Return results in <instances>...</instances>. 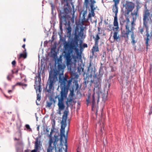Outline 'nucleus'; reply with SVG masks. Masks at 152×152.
I'll use <instances>...</instances> for the list:
<instances>
[{"label":"nucleus","mask_w":152,"mask_h":152,"mask_svg":"<svg viewBox=\"0 0 152 152\" xmlns=\"http://www.w3.org/2000/svg\"><path fill=\"white\" fill-rule=\"evenodd\" d=\"M99 34H100V33H98L95 36H93L91 34H89V36L90 38L93 37V38L94 39L95 43H99V40L100 39V37L99 35Z\"/></svg>","instance_id":"16"},{"label":"nucleus","mask_w":152,"mask_h":152,"mask_svg":"<svg viewBox=\"0 0 152 152\" xmlns=\"http://www.w3.org/2000/svg\"><path fill=\"white\" fill-rule=\"evenodd\" d=\"M65 11V9L62 11H59L58 16L60 20L59 27L60 29H62L63 24L66 25L67 24V13Z\"/></svg>","instance_id":"5"},{"label":"nucleus","mask_w":152,"mask_h":152,"mask_svg":"<svg viewBox=\"0 0 152 152\" xmlns=\"http://www.w3.org/2000/svg\"><path fill=\"white\" fill-rule=\"evenodd\" d=\"M56 77L54 75L49 73V76L47 84L49 85L48 89L47 90L48 92H51L54 88V85L56 82Z\"/></svg>","instance_id":"7"},{"label":"nucleus","mask_w":152,"mask_h":152,"mask_svg":"<svg viewBox=\"0 0 152 152\" xmlns=\"http://www.w3.org/2000/svg\"><path fill=\"white\" fill-rule=\"evenodd\" d=\"M113 38L114 40L117 41H118V40H120V39L119 35L118 34V31H115L113 33Z\"/></svg>","instance_id":"21"},{"label":"nucleus","mask_w":152,"mask_h":152,"mask_svg":"<svg viewBox=\"0 0 152 152\" xmlns=\"http://www.w3.org/2000/svg\"><path fill=\"white\" fill-rule=\"evenodd\" d=\"M139 31L142 34V33L143 31V28H139Z\"/></svg>","instance_id":"42"},{"label":"nucleus","mask_w":152,"mask_h":152,"mask_svg":"<svg viewBox=\"0 0 152 152\" xmlns=\"http://www.w3.org/2000/svg\"><path fill=\"white\" fill-rule=\"evenodd\" d=\"M35 88L36 90L37 93V100L39 101L41 98V92L42 88L41 85H39L38 86H35Z\"/></svg>","instance_id":"11"},{"label":"nucleus","mask_w":152,"mask_h":152,"mask_svg":"<svg viewBox=\"0 0 152 152\" xmlns=\"http://www.w3.org/2000/svg\"><path fill=\"white\" fill-rule=\"evenodd\" d=\"M26 39L25 38H24L23 39V41L24 42H25L26 41Z\"/></svg>","instance_id":"63"},{"label":"nucleus","mask_w":152,"mask_h":152,"mask_svg":"<svg viewBox=\"0 0 152 152\" xmlns=\"http://www.w3.org/2000/svg\"><path fill=\"white\" fill-rule=\"evenodd\" d=\"M16 63V62L15 60L13 61L12 62V64L13 66H15Z\"/></svg>","instance_id":"43"},{"label":"nucleus","mask_w":152,"mask_h":152,"mask_svg":"<svg viewBox=\"0 0 152 152\" xmlns=\"http://www.w3.org/2000/svg\"><path fill=\"white\" fill-rule=\"evenodd\" d=\"M77 58L80 59L81 58V53H76Z\"/></svg>","instance_id":"36"},{"label":"nucleus","mask_w":152,"mask_h":152,"mask_svg":"<svg viewBox=\"0 0 152 152\" xmlns=\"http://www.w3.org/2000/svg\"><path fill=\"white\" fill-rule=\"evenodd\" d=\"M12 92V91L11 90H9L8 91V93H10Z\"/></svg>","instance_id":"58"},{"label":"nucleus","mask_w":152,"mask_h":152,"mask_svg":"<svg viewBox=\"0 0 152 152\" xmlns=\"http://www.w3.org/2000/svg\"><path fill=\"white\" fill-rule=\"evenodd\" d=\"M75 85H76V90H77L79 87V85L77 81L75 82Z\"/></svg>","instance_id":"40"},{"label":"nucleus","mask_w":152,"mask_h":152,"mask_svg":"<svg viewBox=\"0 0 152 152\" xmlns=\"http://www.w3.org/2000/svg\"><path fill=\"white\" fill-rule=\"evenodd\" d=\"M73 98H71L69 97V98L67 99V101L66 102V104L67 105V107H68L69 106V105L71 104L73 100Z\"/></svg>","instance_id":"25"},{"label":"nucleus","mask_w":152,"mask_h":152,"mask_svg":"<svg viewBox=\"0 0 152 152\" xmlns=\"http://www.w3.org/2000/svg\"><path fill=\"white\" fill-rule=\"evenodd\" d=\"M72 58H73L75 61L76 60V59L77 58L76 56L75 55H72Z\"/></svg>","instance_id":"48"},{"label":"nucleus","mask_w":152,"mask_h":152,"mask_svg":"<svg viewBox=\"0 0 152 152\" xmlns=\"http://www.w3.org/2000/svg\"><path fill=\"white\" fill-rule=\"evenodd\" d=\"M130 33H132V34L131 35V38L132 40L131 43L133 45H135V44L136 42L135 41V37H134V30H133L132 31H131Z\"/></svg>","instance_id":"23"},{"label":"nucleus","mask_w":152,"mask_h":152,"mask_svg":"<svg viewBox=\"0 0 152 152\" xmlns=\"http://www.w3.org/2000/svg\"><path fill=\"white\" fill-rule=\"evenodd\" d=\"M53 143V142L52 138H49V146L46 149L47 152H54V151H55V152H61V149H59L58 151H56V146L54 145L53 146L52 145Z\"/></svg>","instance_id":"9"},{"label":"nucleus","mask_w":152,"mask_h":152,"mask_svg":"<svg viewBox=\"0 0 152 152\" xmlns=\"http://www.w3.org/2000/svg\"><path fill=\"white\" fill-rule=\"evenodd\" d=\"M77 47H75L74 48H73V50H75V51L76 53H79V49L77 48Z\"/></svg>","instance_id":"41"},{"label":"nucleus","mask_w":152,"mask_h":152,"mask_svg":"<svg viewBox=\"0 0 152 152\" xmlns=\"http://www.w3.org/2000/svg\"><path fill=\"white\" fill-rule=\"evenodd\" d=\"M152 105L151 106V108L150 109V111L149 113V115H151L152 114Z\"/></svg>","instance_id":"46"},{"label":"nucleus","mask_w":152,"mask_h":152,"mask_svg":"<svg viewBox=\"0 0 152 152\" xmlns=\"http://www.w3.org/2000/svg\"><path fill=\"white\" fill-rule=\"evenodd\" d=\"M52 129H54V126H55V121L54 119H52Z\"/></svg>","instance_id":"37"},{"label":"nucleus","mask_w":152,"mask_h":152,"mask_svg":"<svg viewBox=\"0 0 152 152\" xmlns=\"http://www.w3.org/2000/svg\"><path fill=\"white\" fill-rule=\"evenodd\" d=\"M79 37V36L77 34H76V33H75V36H74V38L73 40L78 42Z\"/></svg>","instance_id":"31"},{"label":"nucleus","mask_w":152,"mask_h":152,"mask_svg":"<svg viewBox=\"0 0 152 152\" xmlns=\"http://www.w3.org/2000/svg\"><path fill=\"white\" fill-rule=\"evenodd\" d=\"M122 99L124 102L126 101L127 99V95L126 94H123L122 96Z\"/></svg>","instance_id":"30"},{"label":"nucleus","mask_w":152,"mask_h":152,"mask_svg":"<svg viewBox=\"0 0 152 152\" xmlns=\"http://www.w3.org/2000/svg\"><path fill=\"white\" fill-rule=\"evenodd\" d=\"M102 64H101V65L100 67V70L102 69L103 68V66H102Z\"/></svg>","instance_id":"53"},{"label":"nucleus","mask_w":152,"mask_h":152,"mask_svg":"<svg viewBox=\"0 0 152 152\" xmlns=\"http://www.w3.org/2000/svg\"><path fill=\"white\" fill-rule=\"evenodd\" d=\"M54 129H52L51 130V132L49 135H48V137L49 138H52V133L54 132Z\"/></svg>","instance_id":"35"},{"label":"nucleus","mask_w":152,"mask_h":152,"mask_svg":"<svg viewBox=\"0 0 152 152\" xmlns=\"http://www.w3.org/2000/svg\"><path fill=\"white\" fill-rule=\"evenodd\" d=\"M96 2L95 0H84L83 6L87 9L89 8V4L91 9V13L93 16L94 15V10L97 8V7L94 6V4Z\"/></svg>","instance_id":"6"},{"label":"nucleus","mask_w":152,"mask_h":152,"mask_svg":"<svg viewBox=\"0 0 152 152\" xmlns=\"http://www.w3.org/2000/svg\"><path fill=\"white\" fill-rule=\"evenodd\" d=\"M16 85H19L20 86H26L27 85V84H24L23 83H22L21 82H18L16 84Z\"/></svg>","instance_id":"33"},{"label":"nucleus","mask_w":152,"mask_h":152,"mask_svg":"<svg viewBox=\"0 0 152 152\" xmlns=\"http://www.w3.org/2000/svg\"><path fill=\"white\" fill-rule=\"evenodd\" d=\"M67 30L68 31V32L69 33H70L72 31V28H71L70 27H68L67 28Z\"/></svg>","instance_id":"38"},{"label":"nucleus","mask_w":152,"mask_h":152,"mask_svg":"<svg viewBox=\"0 0 152 152\" xmlns=\"http://www.w3.org/2000/svg\"><path fill=\"white\" fill-rule=\"evenodd\" d=\"M88 47L86 43H84L83 45L81 44L80 45V50L83 49L84 48H87Z\"/></svg>","instance_id":"29"},{"label":"nucleus","mask_w":152,"mask_h":152,"mask_svg":"<svg viewBox=\"0 0 152 152\" xmlns=\"http://www.w3.org/2000/svg\"><path fill=\"white\" fill-rule=\"evenodd\" d=\"M150 16V12L148 10H145L143 15V26L146 28V34L149 33L148 27V22L149 21V19L148 18Z\"/></svg>","instance_id":"8"},{"label":"nucleus","mask_w":152,"mask_h":152,"mask_svg":"<svg viewBox=\"0 0 152 152\" xmlns=\"http://www.w3.org/2000/svg\"><path fill=\"white\" fill-rule=\"evenodd\" d=\"M113 0V1L114 2V3H115V2L116 1H118V2H119V0Z\"/></svg>","instance_id":"57"},{"label":"nucleus","mask_w":152,"mask_h":152,"mask_svg":"<svg viewBox=\"0 0 152 152\" xmlns=\"http://www.w3.org/2000/svg\"><path fill=\"white\" fill-rule=\"evenodd\" d=\"M54 137H55V140L53 142V145L56 146V144H57V142L58 141V136L55 135H54Z\"/></svg>","instance_id":"27"},{"label":"nucleus","mask_w":152,"mask_h":152,"mask_svg":"<svg viewBox=\"0 0 152 152\" xmlns=\"http://www.w3.org/2000/svg\"><path fill=\"white\" fill-rule=\"evenodd\" d=\"M94 95L95 94L94 93L92 96V110L93 111L94 110V105L95 103Z\"/></svg>","instance_id":"24"},{"label":"nucleus","mask_w":152,"mask_h":152,"mask_svg":"<svg viewBox=\"0 0 152 152\" xmlns=\"http://www.w3.org/2000/svg\"><path fill=\"white\" fill-rule=\"evenodd\" d=\"M146 36H147L146 38H145L146 40L145 44L147 47V48H148V42L150 39L152 37V31L150 33V35L149 34H146Z\"/></svg>","instance_id":"18"},{"label":"nucleus","mask_w":152,"mask_h":152,"mask_svg":"<svg viewBox=\"0 0 152 152\" xmlns=\"http://www.w3.org/2000/svg\"><path fill=\"white\" fill-rule=\"evenodd\" d=\"M7 79L8 80L10 81L11 80V78L10 77L9 75H8L7 77Z\"/></svg>","instance_id":"49"},{"label":"nucleus","mask_w":152,"mask_h":152,"mask_svg":"<svg viewBox=\"0 0 152 152\" xmlns=\"http://www.w3.org/2000/svg\"><path fill=\"white\" fill-rule=\"evenodd\" d=\"M26 127L28 129H31L29 125L28 124H26Z\"/></svg>","instance_id":"47"},{"label":"nucleus","mask_w":152,"mask_h":152,"mask_svg":"<svg viewBox=\"0 0 152 152\" xmlns=\"http://www.w3.org/2000/svg\"><path fill=\"white\" fill-rule=\"evenodd\" d=\"M61 62V59H58V68L59 70H61L63 69L64 68L62 64H60L59 62Z\"/></svg>","instance_id":"26"},{"label":"nucleus","mask_w":152,"mask_h":152,"mask_svg":"<svg viewBox=\"0 0 152 152\" xmlns=\"http://www.w3.org/2000/svg\"><path fill=\"white\" fill-rule=\"evenodd\" d=\"M99 51L98 44L95 43L91 49V53L92 55H94L95 52Z\"/></svg>","instance_id":"17"},{"label":"nucleus","mask_w":152,"mask_h":152,"mask_svg":"<svg viewBox=\"0 0 152 152\" xmlns=\"http://www.w3.org/2000/svg\"><path fill=\"white\" fill-rule=\"evenodd\" d=\"M113 24L114 27H113V31H118L119 29L118 23V18L117 16H115L114 17V20L113 23Z\"/></svg>","instance_id":"13"},{"label":"nucleus","mask_w":152,"mask_h":152,"mask_svg":"<svg viewBox=\"0 0 152 152\" xmlns=\"http://www.w3.org/2000/svg\"><path fill=\"white\" fill-rule=\"evenodd\" d=\"M42 146L40 139L39 138H36L34 143V149L37 151L41 149Z\"/></svg>","instance_id":"12"},{"label":"nucleus","mask_w":152,"mask_h":152,"mask_svg":"<svg viewBox=\"0 0 152 152\" xmlns=\"http://www.w3.org/2000/svg\"><path fill=\"white\" fill-rule=\"evenodd\" d=\"M50 102H47L46 107H50L52 105L53 103H55L56 102L55 100L52 98H50L49 99Z\"/></svg>","instance_id":"19"},{"label":"nucleus","mask_w":152,"mask_h":152,"mask_svg":"<svg viewBox=\"0 0 152 152\" xmlns=\"http://www.w3.org/2000/svg\"><path fill=\"white\" fill-rule=\"evenodd\" d=\"M64 1L66 3L67 2L68 0H64Z\"/></svg>","instance_id":"61"},{"label":"nucleus","mask_w":152,"mask_h":152,"mask_svg":"<svg viewBox=\"0 0 152 152\" xmlns=\"http://www.w3.org/2000/svg\"><path fill=\"white\" fill-rule=\"evenodd\" d=\"M50 5L51 7L52 11L53 12L54 10L55 9V5L52 3H50Z\"/></svg>","instance_id":"34"},{"label":"nucleus","mask_w":152,"mask_h":152,"mask_svg":"<svg viewBox=\"0 0 152 152\" xmlns=\"http://www.w3.org/2000/svg\"><path fill=\"white\" fill-rule=\"evenodd\" d=\"M89 99H90V96H89L88 97V98L86 99V102H87V106L90 103V101H89Z\"/></svg>","instance_id":"39"},{"label":"nucleus","mask_w":152,"mask_h":152,"mask_svg":"<svg viewBox=\"0 0 152 152\" xmlns=\"http://www.w3.org/2000/svg\"><path fill=\"white\" fill-rule=\"evenodd\" d=\"M23 52L24 53H26V49H24V51H23Z\"/></svg>","instance_id":"56"},{"label":"nucleus","mask_w":152,"mask_h":152,"mask_svg":"<svg viewBox=\"0 0 152 152\" xmlns=\"http://www.w3.org/2000/svg\"><path fill=\"white\" fill-rule=\"evenodd\" d=\"M74 95V91L73 90H71L70 94L69 95V97H71V98H73Z\"/></svg>","instance_id":"32"},{"label":"nucleus","mask_w":152,"mask_h":152,"mask_svg":"<svg viewBox=\"0 0 152 152\" xmlns=\"http://www.w3.org/2000/svg\"><path fill=\"white\" fill-rule=\"evenodd\" d=\"M27 57V53H21L20 54V56L18 58L19 59L20 58H25Z\"/></svg>","instance_id":"28"},{"label":"nucleus","mask_w":152,"mask_h":152,"mask_svg":"<svg viewBox=\"0 0 152 152\" xmlns=\"http://www.w3.org/2000/svg\"><path fill=\"white\" fill-rule=\"evenodd\" d=\"M12 74H14L15 73V72L13 70H12Z\"/></svg>","instance_id":"60"},{"label":"nucleus","mask_w":152,"mask_h":152,"mask_svg":"<svg viewBox=\"0 0 152 152\" xmlns=\"http://www.w3.org/2000/svg\"><path fill=\"white\" fill-rule=\"evenodd\" d=\"M102 127H103V128L104 129V124L103 123L102 124V126H101V129H100L101 131H102Z\"/></svg>","instance_id":"51"},{"label":"nucleus","mask_w":152,"mask_h":152,"mask_svg":"<svg viewBox=\"0 0 152 152\" xmlns=\"http://www.w3.org/2000/svg\"><path fill=\"white\" fill-rule=\"evenodd\" d=\"M149 16H150V15ZM148 18L149 19V20H150V21L152 23V14L151 15V17H150V16H149Z\"/></svg>","instance_id":"45"},{"label":"nucleus","mask_w":152,"mask_h":152,"mask_svg":"<svg viewBox=\"0 0 152 152\" xmlns=\"http://www.w3.org/2000/svg\"><path fill=\"white\" fill-rule=\"evenodd\" d=\"M68 116V112L66 111H65L64 112V115L62 118V120L61 122V126L60 129V142L61 143H62L63 141V138L64 137L65 140V145L66 146V152H67V138L68 132L66 133V135L65 134V129L66 126V120L67 119Z\"/></svg>","instance_id":"3"},{"label":"nucleus","mask_w":152,"mask_h":152,"mask_svg":"<svg viewBox=\"0 0 152 152\" xmlns=\"http://www.w3.org/2000/svg\"><path fill=\"white\" fill-rule=\"evenodd\" d=\"M73 52L72 50H71L70 52H68L65 53L64 57L65 58L66 64L67 66L70 65L72 63V58L71 57V53Z\"/></svg>","instance_id":"10"},{"label":"nucleus","mask_w":152,"mask_h":152,"mask_svg":"<svg viewBox=\"0 0 152 152\" xmlns=\"http://www.w3.org/2000/svg\"><path fill=\"white\" fill-rule=\"evenodd\" d=\"M123 6L125 8V10L124 12V15L125 16H127L130 12H132V11L135 7V4L132 2L126 1Z\"/></svg>","instance_id":"4"},{"label":"nucleus","mask_w":152,"mask_h":152,"mask_svg":"<svg viewBox=\"0 0 152 152\" xmlns=\"http://www.w3.org/2000/svg\"><path fill=\"white\" fill-rule=\"evenodd\" d=\"M72 47V50L75 47H77L78 45V41L75 40H72L70 43Z\"/></svg>","instance_id":"22"},{"label":"nucleus","mask_w":152,"mask_h":152,"mask_svg":"<svg viewBox=\"0 0 152 152\" xmlns=\"http://www.w3.org/2000/svg\"><path fill=\"white\" fill-rule=\"evenodd\" d=\"M68 76L65 75L64 77L61 76V75L59 77V82L60 83L61 88V98H58L59 110H61L65 108V106L63 103L64 98L67 97V93L70 86L72 85L73 78L72 77L68 80Z\"/></svg>","instance_id":"1"},{"label":"nucleus","mask_w":152,"mask_h":152,"mask_svg":"<svg viewBox=\"0 0 152 152\" xmlns=\"http://www.w3.org/2000/svg\"><path fill=\"white\" fill-rule=\"evenodd\" d=\"M86 14V12L85 11L84 12L83 14V20H84L85 22H87L88 21V20H91V17H94L95 15V14L94 13V16H93L92 13L91 12L90 13H89L88 15V18L87 19H85V15Z\"/></svg>","instance_id":"15"},{"label":"nucleus","mask_w":152,"mask_h":152,"mask_svg":"<svg viewBox=\"0 0 152 152\" xmlns=\"http://www.w3.org/2000/svg\"><path fill=\"white\" fill-rule=\"evenodd\" d=\"M91 61L89 64V65L88 67V69L89 70L91 69Z\"/></svg>","instance_id":"44"},{"label":"nucleus","mask_w":152,"mask_h":152,"mask_svg":"<svg viewBox=\"0 0 152 152\" xmlns=\"http://www.w3.org/2000/svg\"><path fill=\"white\" fill-rule=\"evenodd\" d=\"M64 48L65 50H67L69 49L70 50V51L72 50V47L70 43L69 44V42H65L64 43ZM72 50L73 51V50Z\"/></svg>","instance_id":"20"},{"label":"nucleus","mask_w":152,"mask_h":152,"mask_svg":"<svg viewBox=\"0 0 152 152\" xmlns=\"http://www.w3.org/2000/svg\"><path fill=\"white\" fill-rule=\"evenodd\" d=\"M37 150L34 149V150H32L31 151V152H37Z\"/></svg>","instance_id":"52"},{"label":"nucleus","mask_w":152,"mask_h":152,"mask_svg":"<svg viewBox=\"0 0 152 152\" xmlns=\"http://www.w3.org/2000/svg\"><path fill=\"white\" fill-rule=\"evenodd\" d=\"M25 152H30V150L29 149H27L26 150H25L24 151Z\"/></svg>","instance_id":"54"},{"label":"nucleus","mask_w":152,"mask_h":152,"mask_svg":"<svg viewBox=\"0 0 152 152\" xmlns=\"http://www.w3.org/2000/svg\"><path fill=\"white\" fill-rule=\"evenodd\" d=\"M119 2L118 1H116L115 3H114V4L113 6L112 10L113 12L115 13V16H117V14L118 11V7L117 5L118 4Z\"/></svg>","instance_id":"14"},{"label":"nucleus","mask_w":152,"mask_h":152,"mask_svg":"<svg viewBox=\"0 0 152 152\" xmlns=\"http://www.w3.org/2000/svg\"><path fill=\"white\" fill-rule=\"evenodd\" d=\"M25 46H26L25 44H23V45H22V47L23 48H24V49H26V48H25Z\"/></svg>","instance_id":"55"},{"label":"nucleus","mask_w":152,"mask_h":152,"mask_svg":"<svg viewBox=\"0 0 152 152\" xmlns=\"http://www.w3.org/2000/svg\"><path fill=\"white\" fill-rule=\"evenodd\" d=\"M15 140H18V139H17L16 138H15Z\"/></svg>","instance_id":"64"},{"label":"nucleus","mask_w":152,"mask_h":152,"mask_svg":"<svg viewBox=\"0 0 152 152\" xmlns=\"http://www.w3.org/2000/svg\"><path fill=\"white\" fill-rule=\"evenodd\" d=\"M47 132H49V129H48V128L46 129Z\"/></svg>","instance_id":"59"},{"label":"nucleus","mask_w":152,"mask_h":152,"mask_svg":"<svg viewBox=\"0 0 152 152\" xmlns=\"http://www.w3.org/2000/svg\"><path fill=\"white\" fill-rule=\"evenodd\" d=\"M100 29V28H99V27H98V30L99 31Z\"/></svg>","instance_id":"62"},{"label":"nucleus","mask_w":152,"mask_h":152,"mask_svg":"<svg viewBox=\"0 0 152 152\" xmlns=\"http://www.w3.org/2000/svg\"><path fill=\"white\" fill-rule=\"evenodd\" d=\"M19 70V69H17L15 72V74H16V75H17Z\"/></svg>","instance_id":"50"},{"label":"nucleus","mask_w":152,"mask_h":152,"mask_svg":"<svg viewBox=\"0 0 152 152\" xmlns=\"http://www.w3.org/2000/svg\"><path fill=\"white\" fill-rule=\"evenodd\" d=\"M140 8L138 6H137L136 9L132 12L131 13V15L132 16V20L130 24V20L128 18V16H125L126 23L125 25V29L122 32L121 37H124L126 41H128L129 39V35L131 31H132L135 28L134 27L136 25L135 22L137 17H138L139 9Z\"/></svg>","instance_id":"2"}]
</instances>
